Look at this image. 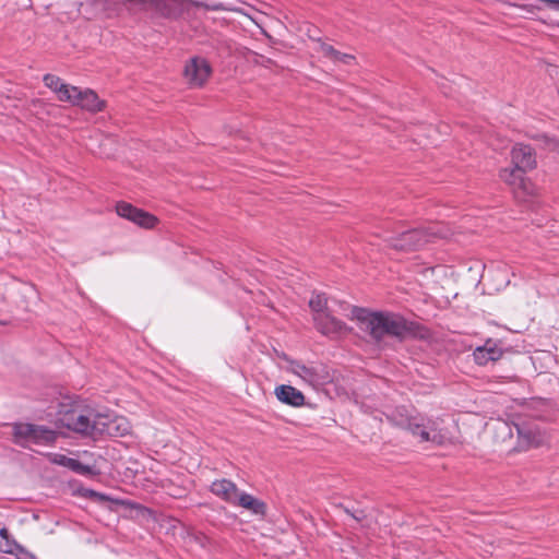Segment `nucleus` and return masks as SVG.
<instances>
[{
	"instance_id": "nucleus-1",
	"label": "nucleus",
	"mask_w": 559,
	"mask_h": 559,
	"mask_svg": "<svg viewBox=\"0 0 559 559\" xmlns=\"http://www.w3.org/2000/svg\"><path fill=\"white\" fill-rule=\"evenodd\" d=\"M353 317L359 322V328L367 332L376 343H380L385 336L395 337L399 341L428 336L425 326L394 312L370 311L355 307Z\"/></svg>"
},
{
	"instance_id": "nucleus-2",
	"label": "nucleus",
	"mask_w": 559,
	"mask_h": 559,
	"mask_svg": "<svg viewBox=\"0 0 559 559\" xmlns=\"http://www.w3.org/2000/svg\"><path fill=\"white\" fill-rule=\"evenodd\" d=\"M114 3L123 4L127 9H138L150 12L154 17L177 20L192 10L226 11L230 8L217 1L197 0H110Z\"/></svg>"
},
{
	"instance_id": "nucleus-3",
	"label": "nucleus",
	"mask_w": 559,
	"mask_h": 559,
	"mask_svg": "<svg viewBox=\"0 0 559 559\" xmlns=\"http://www.w3.org/2000/svg\"><path fill=\"white\" fill-rule=\"evenodd\" d=\"M386 417L392 425L409 431L414 437L419 438L420 442L442 444L448 439L439 418L413 414L405 407H396Z\"/></svg>"
},
{
	"instance_id": "nucleus-4",
	"label": "nucleus",
	"mask_w": 559,
	"mask_h": 559,
	"mask_svg": "<svg viewBox=\"0 0 559 559\" xmlns=\"http://www.w3.org/2000/svg\"><path fill=\"white\" fill-rule=\"evenodd\" d=\"M99 413L82 409L70 402H60L57 412L59 427L76 433L97 438L96 419Z\"/></svg>"
},
{
	"instance_id": "nucleus-5",
	"label": "nucleus",
	"mask_w": 559,
	"mask_h": 559,
	"mask_svg": "<svg viewBox=\"0 0 559 559\" xmlns=\"http://www.w3.org/2000/svg\"><path fill=\"white\" fill-rule=\"evenodd\" d=\"M447 234L439 223H429L426 226L416 227L400 233L390 238V245L401 251H414L421 249L428 242L437 238H444Z\"/></svg>"
},
{
	"instance_id": "nucleus-6",
	"label": "nucleus",
	"mask_w": 559,
	"mask_h": 559,
	"mask_svg": "<svg viewBox=\"0 0 559 559\" xmlns=\"http://www.w3.org/2000/svg\"><path fill=\"white\" fill-rule=\"evenodd\" d=\"M13 442L22 448L28 447L31 443L38 445H48L57 440L56 430L44 425H35L29 423H14Z\"/></svg>"
},
{
	"instance_id": "nucleus-7",
	"label": "nucleus",
	"mask_w": 559,
	"mask_h": 559,
	"mask_svg": "<svg viewBox=\"0 0 559 559\" xmlns=\"http://www.w3.org/2000/svg\"><path fill=\"white\" fill-rule=\"evenodd\" d=\"M503 13L524 19H543V12L559 11V0H519L503 3Z\"/></svg>"
},
{
	"instance_id": "nucleus-8",
	"label": "nucleus",
	"mask_w": 559,
	"mask_h": 559,
	"mask_svg": "<svg viewBox=\"0 0 559 559\" xmlns=\"http://www.w3.org/2000/svg\"><path fill=\"white\" fill-rule=\"evenodd\" d=\"M515 429L518 432L516 449L519 451L542 447L546 441L545 431L537 425L516 424Z\"/></svg>"
},
{
	"instance_id": "nucleus-9",
	"label": "nucleus",
	"mask_w": 559,
	"mask_h": 559,
	"mask_svg": "<svg viewBox=\"0 0 559 559\" xmlns=\"http://www.w3.org/2000/svg\"><path fill=\"white\" fill-rule=\"evenodd\" d=\"M129 423L123 417L98 414L96 419L97 438L102 436L122 437L129 432Z\"/></svg>"
},
{
	"instance_id": "nucleus-10",
	"label": "nucleus",
	"mask_w": 559,
	"mask_h": 559,
	"mask_svg": "<svg viewBox=\"0 0 559 559\" xmlns=\"http://www.w3.org/2000/svg\"><path fill=\"white\" fill-rule=\"evenodd\" d=\"M67 103H70L73 106H79L91 112H98L105 108V102L100 100L93 90H81L78 86H73L70 99H68Z\"/></svg>"
},
{
	"instance_id": "nucleus-11",
	"label": "nucleus",
	"mask_w": 559,
	"mask_h": 559,
	"mask_svg": "<svg viewBox=\"0 0 559 559\" xmlns=\"http://www.w3.org/2000/svg\"><path fill=\"white\" fill-rule=\"evenodd\" d=\"M210 63L201 57H192L185 67V78L191 86H202L211 75Z\"/></svg>"
},
{
	"instance_id": "nucleus-12",
	"label": "nucleus",
	"mask_w": 559,
	"mask_h": 559,
	"mask_svg": "<svg viewBox=\"0 0 559 559\" xmlns=\"http://www.w3.org/2000/svg\"><path fill=\"white\" fill-rule=\"evenodd\" d=\"M116 212L120 217L129 219L144 228H153L157 223V218L154 215L144 212L128 202H118L116 205Z\"/></svg>"
},
{
	"instance_id": "nucleus-13",
	"label": "nucleus",
	"mask_w": 559,
	"mask_h": 559,
	"mask_svg": "<svg viewBox=\"0 0 559 559\" xmlns=\"http://www.w3.org/2000/svg\"><path fill=\"white\" fill-rule=\"evenodd\" d=\"M313 321L316 329L321 334L331 338L338 337L347 333L349 330L343 321L331 316L330 312L323 314H313Z\"/></svg>"
},
{
	"instance_id": "nucleus-14",
	"label": "nucleus",
	"mask_w": 559,
	"mask_h": 559,
	"mask_svg": "<svg viewBox=\"0 0 559 559\" xmlns=\"http://www.w3.org/2000/svg\"><path fill=\"white\" fill-rule=\"evenodd\" d=\"M526 170L519 169L516 166L512 168H503L500 170V178L514 190H521L525 194L532 193V183L524 177Z\"/></svg>"
},
{
	"instance_id": "nucleus-15",
	"label": "nucleus",
	"mask_w": 559,
	"mask_h": 559,
	"mask_svg": "<svg viewBox=\"0 0 559 559\" xmlns=\"http://www.w3.org/2000/svg\"><path fill=\"white\" fill-rule=\"evenodd\" d=\"M210 491L226 503L234 506L241 490L230 479L222 478L211 484Z\"/></svg>"
},
{
	"instance_id": "nucleus-16",
	"label": "nucleus",
	"mask_w": 559,
	"mask_h": 559,
	"mask_svg": "<svg viewBox=\"0 0 559 559\" xmlns=\"http://www.w3.org/2000/svg\"><path fill=\"white\" fill-rule=\"evenodd\" d=\"M511 160L513 166L526 171L532 170L536 166V157L534 150L530 145L516 144L511 151Z\"/></svg>"
},
{
	"instance_id": "nucleus-17",
	"label": "nucleus",
	"mask_w": 559,
	"mask_h": 559,
	"mask_svg": "<svg viewBox=\"0 0 559 559\" xmlns=\"http://www.w3.org/2000/svg\"><path fill=\"white\" fill-rule=\"evenodd\" d=\"M503 350L492 340H487L483 346L476 347L473 352L474 361L485 366L489 361H497L502 357Z\"/></svg>"
},
{
	"instance_id": "nucleus-18",
	"label": "nucleus",
	"mask_w": 559,
	"mask_h": 559,
	"mask_svg": "<svg viewBox=\"0 0 559 559\" xmlns=\"http://www.w3.org/2000/svg\"><path fill=\"white\" fill-rule=\"evenodd\" d=\"M274 393L280 402L289 406L300 407L305 404L304 393L292 385L281 384L275 388Z\"/></svg>"
},
{
	"instance_id": "nucleus-19",
	"label": "nucleus",
	"mask_w": 559,
	"mask_h": 559,
	"mask_svg": "<svg viewBox=\"0 0 559 559\" xmlns=\"http://www.w3.org/2000/svg\"><path fill=\"white\" fill-rule=\"evenodd\" d=\"M234 507H241L258 516L266 514L265 502L242 490L239 492Z\"/></svg>"
},
{
	"instance_id": "nucleus-20",
	"label": "nucleus",
	"mask_w": 559,
	"mask_h": 559,
	"mask_svg": "<svg viewBox=\"0 0 559 559\" xmlns=\"http://www.w3.org/2000/svg\"><path fill=\"white\" fill-rule=\"evenodd\" d=\"M43 81L45 86L57 94L60 102L70 99L73 85L63 83L62 80L55 74H45Z\"/></svg>"
},
{
	"instance_id": "nucleus-21",
	"label": "nucleus",
	"mask_w": 559,
	"mask_h": 559,
	"mask_svg": "<svg viewBox=\"0 0 559 559\" xmlns=\"http://www.w3.org/2000/svg\"><path fill=\"white\" fill-rule=\"evenodd\" d=\"M292 370L295 374L311 384H317L320 381L318 370L313 367L296 361L292 364Z\"/></svg>"
},
{
	"instance_id": "nucleus-22",
	"label": "nucleus",
	"mask_w": 559,
	"mask_h": 559,
	"mask_svg": "<svg viewBox=\"0 0 559 559\" xmlns=\"http://www.w3.org/2000/svg\"><path fill=\"white\" fill-rule=\"evenodd\" d=\"M326 305H328V298L325 294H314L311 299L309 300V307L313 311V314H323L326 313Z\"/></svg>"
},
{
	"instance_id": "nucleus-23",
	"label": "nucleus",
	"mask_w": 559,
	"mask_h": 559,
	"mask_svg": "<svg viewBox=\"0 0 559 559\" xmlns=\"http://www.w3.org/2000/svg\"><path fill=\"white\" fill-rule=\"evenodd\" d=\"M323 52L325 56L332 58L333 60L341 61L346 64H349L354 60V56L342 53L334 49L332 46H323Z\"/></svg>"
},
{
	"instance_id": "nucleus-24",
	"label": "nucleus",
	"mask_w": 559,
	"mask_h": 559,
	"mask_svg": "<svg viewBox=\"0 0 559 559\" xmlns=\"http://www.w3.org/2000/svg\"><path fill=\"white\" fill-rule=\"evenodd\" d=\"M64 467H68L69 469H71V471H73L75 473H79V474H83L87 469V466H85L79 460L72 459V457H69V460L67 461V464L64 465Z\"/></svg>"
},
{
	"instance_id": "nucleus-25",
	"label": "nucleus",
	"mask_w": 559,
	"mask_h": 559,
	"mask_svg": "<svg viewBox=\"0 0 559 559\" xmlns=\"http://www.w3.org/2000/svg\"><path fill=\"white\" fill-rule=\"evenodd\" d=\"M86 497L93 499L94 501H99V502L111 501V499L107 495L95 491L93 489H88L86 491Z\"/></svg>"
},
{
	"instance_id": "nucleus-26",
	"label": "nucleus",
	"mask_w": 559,
	"mask_h": 559,
	"mask_svg": "<svg viewBox=\"0 0 559 559\" xmlns=\"http://www.w3.org/2000/svg\"><path fill=\"white\" fill-rule=\"evenodd\" d=\"M68 460L69 457L63 454H55L52 462L60 466H64Z\"/></svg>"
},
{
	"instance_id": "nucleus-27",
	"label": "nucleus",
	"mask_w": 559,
	"mask_h": 559,
	"mask_svg": "<svg viewBox=\"0 0 559 559\" xmlns=\"http://www.w3.org/2000/svg\"><path fill=\"white\" fill-rule=\"evenodd\" d=\"M352 518L357 522H361L366 518V514L362 510H358L352 514Z\"/></svg>"
},
{
	"instance_id": "nucleus-28",
	"label": "nucleus",
	"mask_w": 559,
	"mask_h": 559,
	"mask_svg": "<svg viewBox=\"0 0 559 559\" xmlns=\"http://www.w3.org/2000/svg\"><path fill=\"white\" fill-rule=\"evenodd\" d=\"M19 548H20L21 554L24 555L25 559H37V557L35 555H33L32 552L27 551L23 547L19 546Z\"/></svg>"
},
{
	"instance_id": "nucleus-29",
	"label": "nucleus",
	"mask_w": 559,
	"mask_h": 559,
	"mask_svg": "<svg viewBox=\"0 0 559 559\" xmlns=\"http://www.w3.org/2000/svg\"><path fill=\"white\" fill-rule=\"evenodd\" d=\"M0 536H1L2 538H8V536H9V532H8V530H7V528H1V530H0Z\"/></svg>"
},
{
	"instance_id": "nucleus-30",
	"label": "nucleus",
	"mask_w": 559,
	"mask_h": 559,
	"mask_svg": "<svg viewBox=\"0 0 559 559\" xmlns=\"http://www.w3.org/2000/svg\"><path fill=\"white\" fill-rule=\"evenodd\" d=\"M345 512L352 516L354 512H352L349 509L345 508Z\"/></svg>"
},
{
	"instance_id": "nucleus-31",
	"label": "nucleus",
	"mask_w": 559,
	"mask_h": 559,
	"mask_svg": "<svg viewBox=\"0 0 559 559\" xmlns=\"http://www.w3.org/2000/svg\"><path fill=\"white\" fill-rule=\"evenodd\" d=\"M261 32H262V35H264V36L269 35L264 29H261Z\"/></svg>"
}]
</instances>
